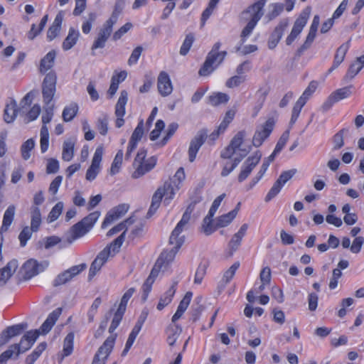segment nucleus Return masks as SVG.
Returning a JSON list of instances; mask_svg holds the SVG:
<instances>
[{"label": "nucleus", "mask_w": 364, "mask_h": 364, "mask_svg": "<svg viewBox=\"0 0 364 364\" xmlns=\"http://www.w3.org/2000/svg\"><path fill=\"white\" fill-rule=\"evenodd\" d=\"M245 133L239 132L230 141L228 146L221 153L223 159L232 160L223 164L221 176H228L238 165L240 161L249 153L250 146L245 140Z\"/></svg>", "instance_id": "obj_1"}, {"label": "nucleus", "mask_w": 364, "mask_h": 364, "mask_svg": "<svg viewBox=\"0 0 364 364\" xmlns=\"http://www.w3.org/2000/svg\"><path fill=\"white\" fill-rule=\"evenodd\" d=\"M61 313V308L55 309L48 316L46 320L41 325L39 330L28 331L23 336L18 344H14V346H18V348L16 349V355L18 356L21 353L26 352L30 349L41 333L46 334L48 333L58 319Z\"/></svg>", "instance_id": "obj_2"}, {"label": "nucleus", "mask_w": 364, "mask_h": 364, "mask_svg": "<svg viewBox=\"0 0 364 364\" xmlns=\"http://www.w3.org/2000/svg\"><path fill=\"white\" fill-rule=\"evenodd\" d=\"M57 75L54 71L46 74L42 82L43 101L46 105L42 114L43 126L50 123L54 114V105H50L56 92Z\"/></svg>", "instance_id": "obj_3"}, {"label": "nucleus", "mask_w": 364, "mask_h": 364, "mask_svg": "<svg viewBox=\"0 0 364 364\" xmlns=\"http://www.w3.org/2000/svg\"><path fill=\"white\" fill-rule=\"evenodd\" d=\"M265 4L266 0H258L242 13V19L247 22L241 33V41L242 43L246 41L258 21L262 17Z\"/></svg>", "instance_id": "obj_4"}, {"label": "nucleus", "mask_w": 364, "mask_h": 364, "mask_svg": "<svg viewBox=\"0 0 364 364\" xmlns=\"http://www.w3.org/2000/svg\"><path fill=\"white\" fill-rule=\"evenodd\" d=\"M124 242V235L119 236L109 246L104 248L92 262L90 271L89 278L92 279L101 269L102 267L106 263L109 257L114 256L120 249Z\"/></svg>", "instance_id": "obj_5"}, {"label": "nucleus", "mask_w": 364, "mask_h": 364, "mask_svg": "<svg viewBox=\"0 0 364 364\" xmlns=\"http://www.w3.org/2000/svg\"><path fill=\"white\" fill-rule=\"evenodd\" d=\"M178 190V185L173 184L170 182H166L163 186L159 187L152 197L148 215L151 216L156 211L162 198H164V203L168 205Z\"/></svg>", "instance_id": "obj_6"}, {"label": "nucleus", "mask_w": 364, "mask_h": 364, "mask_svg": "<svg viewBox=\"0 0 364 364\" xmlns=\"http://www.w3.org/2000/svg\"><path fill=\"white\" fill-rule=\"evenodd\" d=\"M191 214L186 211L181 220L178 223L171 232L169 238V242L173 247V248L178 250L185 241V236L182 232L188 228Z\"/></svg>", "instance_id": "obj_7"}, {"label": "nucleus", "mask_w": 364, "mask_h": 364, "mask_svg": "<svg viewBox=\"0 0 364 364\" xmlns=\"http://www.w3.org/2000/svg\"><path fill=\"white\" fill-rule=\"evenodd\" d=\"M310 9L306 8L301 11L299 17L296 19L291 30L290 33L287 37L285 42L287 46L291 45L294 41L299 36L304 28L306 26L309 16Z\"/></svg>", "instance_id": "obj_8"}, {"label": "nucleus", "mask_w": 364, "mask_h": 364, "mask_svg": "<svg viewBox=\"0 0 364 364\" xmlns=\"http://www.w3.org/2000/svg\"><path fill=\"white\" fill-rule=\"evenodd\" d=\"M104 154V148L102 146H99L95 149L94 153L92 163L90 167L87 168L85 178L89 181H94L99 173L101 171V162L102 159V156Z\"/></svg>", "instance_id": "obj_9"}, {"label": "nucleus", "mask_w": 364, "mask_h": 364, "mask_svg": "<svg viewBox=\"0 0 364 364\" xmlns=\"http://www.w3.org/2000/svg\"><path fill=\"white\" fill-rule=\"evenodd\" d=\"M115 337H108L95 353L92 364H105L106 360L112 351Z\"/></svg>", "instance_id": "obj_10"}, {"label": "nucleus", "mask_w": 364, "mask_h": 364, "mask_svg": "<svg viewBox=\"0 0 364 364\" xmlns=\"http://www.w3.org/2000/svg\"><path fill=\"white\" fill-rule=\"evenodd\" d=\"M48 265L49 262L48 261L38 262L36 259H31L25 262L23 266V277L26 279H31L43 272Z\"/></svg>", "instance_id": "obj_11"}, {"label": "nucleus", "mask_w": 364, "mask_h": 364, "mask_svg": "<svg viewBox=\"0 0 364 364\" xmlns=\"http://www.w3.org/2000/svg\"><path fill=\"white\" fill-rule=\"evenodd\" d=\"M262 154L256 151L252 156H249L241 166L238 176L239 182L244 181L251 173L256 165L259 162Z\"/></svg>", "instance_id": "obj_12"}, {"label": "nucleus", "mask_w": 364, "mask_h": 364, "mask_svg": "<svg viewBox=\"0 0 364 364\" xmlns=\"http://www.w3.org/2000/svg\"><path fill=\"white\" fill-rule=\"evenodd\" d=\"M274 122L272 119H268L264 124L257 128L252 139V143L255 146H259L269 136L273 130Z\"/></svg>", "instance_id": "obj_13"}, {"label": "nucleus", "mask_w": 364, "mask_h": 364, "mask_svg": "<svg viewBox=\"0 0 364 364\" xmlns=\"http://www.w3.org/2000/svg\"><path fill=\"white\" fill-rule=\"evenodd\" d=\"M116 23L110 20H107L100 29L97 38L95 39L92 49L102 48L105 46V43L110 36L114 25Z\"/></svg>", "instance_id": "obj_14"}, {"label": "nucleus", "mask_w": 364, "mask_h": 364, "mask_svg": "<svg viewBox=\"0 0 364 364\" xmlns=\"http://www.w3.org/2000/svg\"><path fill=\"white\" fill-rule=\"evenodd\" d=\"M178 251V250L172 248L170 250H165L161 252L153 269H156L158 272L167 271Z\"/></svg>", "instance_id": "obj_15"}, {"label": "nucleus", "mask_w": 364, "mask_h": 364, "mask_svg": "<svg viewBox=\"0 0 364 364\" xmlns=\"http://www.w3.org/2000/svg\"><path fill=\"white\" fill-rule=\"evenodd\" d=\"M86 267L85 264L75 265L65 270L63 273L58 275L54 280V285L59 286L65 284L71 280L75 276L82 272Z\"/></svg>", "instance_id": "obj_16"}, {"label": "nucleus", "mask_w": 364, "mask_h": 364, "mask_svg": "<svg viewBox=\"0 0 364 364\" xmlns=\"http://www.w3.org/2000/svg\"><path fill=\"white\" fill-rule=\"evenodd\" d=\"M128 210L129 205L127 204H120L113 208L107 214L102 224V228H106L108 225L122 218Z\"/></svg>", "instance_id": "obj_17"}, {"label": "nucleus", "mask_w": 364, "mask_h": 364, "mask_svg": "<svg viewBox=\"0 0 364 364\" xmlns=\"http://www.w3.org/2000/svg\"><path fill=\"white\" fill-rule=\"evenodd\" d=\"M16 212V208L14 205H9L4 212L1 230H0V260L3 259L1 254L2 245L4 242V236L1 231L6 232L8 230L11 223H13Z\"/></svg>", "instance_id": "obj_18"}, {"label": "nucleus", "mask_w": 364, "mask_h": 364, "mask_svg": "<svg viewBox=\"0 0 364 364\" xmlns=\"http://www.w3.org/2000/svg\"><path fill=\"white\" fill-rule=\"evenodd\" d=\"M157 87L163 97L170 95L173 92V85L169 75L166 72H161L158 77Z\"/></svg>", "instance_id": "obj_19"}, {"label": "nucleus", "mask_w": 364, "mask_h": 364, "mask_svg": "<svg viewBox=\"0 0 364 364\" xmlns=\"http://www.w3.org/2000/svg\"><path fill=\"white\" fill-rule=\"evenodd\" d=\"M157 159L155 156H151L146 159L145 161L134 166L135 171L132 173V177L138 178L146 173L150 171L156 164Z\"/></svg>", "instance_id": "obj_20"}, {"label": "nucleus", "mask_w": 364, "mask_h": 364, "mask_svg": "<svg viewBox=\"0 0 364 364\" xmlns=\"http://www.w3.org/2000/svg\"><path fill=\"white\" fill-rule=\"evenodd\" d=\"M287 26V20H284L282 21L275 28L268 40V48L269 49H274L277 46L278 43L282 37L284 30Z\"/></svg>", "instance_id": "obj_21"}, {"label": "nucleus", "mask_w": 364, "mask_h": 364, "mask_svg": "<svg viewBox=\"0 0 364 364\" xmlns=\"http://www.w3.org/2000/svg\"><path fill=\"white\" fill-rule=\"evenodd\" d=\"M18 266L17 260L12 259L8 262L4 267L0 269V287L6 284L13 274L16 272Z\"/></svg>", "instance_id": "obj_22"}, {"label": "nucleus", "mask_w": 364, "mask_h": 364, "mask_svg": "<svg viewBox=\"0 0 364 364\" xmlns=\"http://www.w3.org/2000/svg\"><path fill=\"white\" fill-rule=\"evenodd\" d=\"M177 284V281H173L168 289L161 295L156 306L159 311H161L171 302L176 291Z\"/></svg>", "instance_id": "obj_23"}, {"label": "nucleus", "mask_w": 364, "mask_h": 364, "mask_svg": "<svg viewBox=\"0 0 364 364\" xmlns=\"http://www.w3.org/2000/svg\"><path fill=\"white\" fill-rule=\"evenodd\" d=\"M220 43H216L207 56V59L210 60V62L213 63L215 68H217L223 61L227 55L226 51L220 52Z\"/></svg>", "instance_id": "obj_24"}, {"label": "nucleus", "mask_w": 364, "mask_h": 364, "mask_svg": "<svg viewBox=\"0 0 364 364\" xmlns=\"http://www.w3.org/2000/svg\"><path fill=\"white\" fill-rule=\"evenodd\" d=\"M75 138H68L63 141L62 159L65 161H70L74 156Z\"/></svg>", "instance_id": "obj_25"}, {"label": "nucleus", "mask_w": 364, "mask_h": 364, "mask_svg": "<svg viewBox=\"0 0 364 364\" xmlns=\"http://www.w3.org/2000/svg\"><path fill=\"white\" fill-rule=\"evenodd\" d=\"M247 229L248 225L245 223L240 227L239 230L233 235L228 244L229 248L231 250L235 251L238 249L241 245L242 238L247 233Z\"/></svg>", "instance_id": "obj_26"}, {"label": "nucleus", "mask_w": 364, "mask_h": 364, "mask_svg": "<svg viewBox=\"0 0 364 364\" xmlns=\"http://www.w3.org/2000/svg\"><path fill=\"white\" fill-rule=\"evenodd\" d=\"M80 36V31L74 28H70L68 34L62 44L64 50H70L77 42Z\"/></svg>", "instance_id": "obj_27"}, {"label": "nucleus", "mask_w": 364, "mask_h": 364, "mask_svg": "<svg viewBox=\"0 0 364 364\" xmlns=\"http://www.w3.org/2000/svg\"><path fill=\"white\" fill-rule=\"evenodd\" d=\"M55 57V51L50 50L41 59L39 66L41 73H46L53 67Z\"/></svg>", "instance_id": "obj_28"}, {"label": "nucleus", "mask_w": 364, "mask_h": 364, "mask_svg": "<svg viewBox=\"0 0 364 364\" xmlns=\"http://www.w3.org/2000/svg\"><path fill=\"white\" fill-rule=\"evenodd\" d=\"M74 333H69L63 341V353L60 355L59 362H62L65 357L69 356L72 354L74 347Z\"/></svg>", "instance_id": "obj_29"}, {"label": "nucleus", "mask_w": 364, "mask_h": 364, "mask_svg": "<svg viewBox=\"0 0 364 364\" xmlns=\"http://www.w3.org/2000/svg\"><path fill=\"white\" fill-rule=\"evenodd\" d=\"M88 232L87 228L83 226V224L80 221L70 228L67 235L71 238L70 242H75L77 239L83 237Z\"/></svg>", "instance_id": "obj_30"}, {"label": "nucleus", "mask_w": 364, "mask_h": 364, "mask_svg": "<svg viewBox=\"0 0 364 364\" xmlns=\"http://www.w3.org/2000/svg\"><path fill=\"white\" fill-rule=\"evenodd\" d=\"M17 115V104L15 101H11L6 105L4 114V120L6 123H12Z\"/></svg>", "instance_id": "obj_31"}, {"label": "nucleus", "mask_w": 364, "mask_h": 364, "mask_svg": "<svg viewBox=\"0 0 364 364\" xmlns=\"http://www.w3.org/2000/svg\"><path fill=\"white\" fill-rule=\"evenodd\" d=\"M239 267L240 262H236L233 263L229 269L224 272L219 284L221 288H225V287L231 281Z\"/></svg>", "instance_id": "obj_32"}, {"label": "nucleus", "mask_w": 364, "mask_h": 364, "mask_svg": "<svg viewBox=\"0 0 364 364\" xmlns=\"http://www.w3.org/2000/svg\"><path fill=\"white\" fill-rule=\"evenodd\" d=\"M41 213L40 208L37 206L31 208V230L37 232L41 224Z\"/></svg>", "instance_id": "obj_33"}, {"label": "nucleus", "mask_w": 364, "mask_h": 364, "mask_svg": "<svg viewBox=\"0 0 364 364\" xmlns=\"http://www.w3.org/2000/svg\"><path fill=\"white\" fill-rule=\"evenodd\" d=\"M203 142L204 140L202 136H196L191 141L188 149V157L191 162L195 160L196 154Z\"/></svg>", "instance_id": "obj_34"}, {"label": "nucleus", "mask_w": 364, "mask_h": 364, "mask_svg": "<svg viewBox=\"0 0 364 364\" xmlns=\"http://www.w3.org/2000/svg\"><path fill=\"white\" fill-rule=\"evenodd\" d=\"M159 272L156 271V269H152L149 277L144 282L142 286L143 295L142 299L146 301L149 294L150 293L152 287V284H154L155 279L157 277Z\"/></svg>", "instance_id": "obj_35"}, {"label": "nucleus", "mask_w": 364, "mask_h": 364, "mask_svg": "<svg viewBox=\"0 0 364 364\" xmlns=\"http://www.w3.org/2000/svg\"><path fill=\"white\" fill-rule=\"evenodd\" d=\"M128 100V93L125 90L120 92V96L115 106V115L124 117L125 114V106Z\"/></svg>", "instance_id": "obj_36"}, {"label": "nucleus", "mask_w": 364, "mask_h": 364, "mask_svg": "<svg viewBox=\"0 0 364 364\" xmlns=\"http://www.w3.org/2000/svg\"><path fill=\"white\" fill-rule=\"evenodd\" d=\"M78 109V105L75 102L65 106L62 113L63 121L65 122L72 121L77 115Z\"/></svg>", "instance_id": "obj_37"}, {"label": "nucleus", "mask_w": 364, "mask_h": 364, "mask_svg": "<svg viewBox=\"0 0 364 364\" xmlns=\"http://www.w3.org/2000/svg\"><path fill=\"white\" fill-rule=\"evenodd\" d=\"M229 96L223 92H214L208 97V103L212 106H218L228 102Z\"/></svg>", "instance_id": "obj_38"}, {"label": "nucleus", "mask_w": 364, "mask_h": 364, "mask_svg": "<svg viewBox=\"0 0 364 364\" xmlns=\"http://www.w3.org/2000/svg\"><path fill=\"white\" fill-rule=\"evenodd\" d=\"M182 331L181 328L178 325L170 326L167 330V343L170 346H173Z\"/></svg>", "instance_id": "obj_39"}, {"label": "nucleus", "mask_w": 364, "mask_h": 364, "mask_svg": "<svg viewBox=\"0 0 364 364\" xmlns=\"http://www.w3.org/2000/svg\"><path fill=\"white\" fill-rule=\"evenodd\" d=\"M36 146V141L31 138L26 140L21 146V156L24 160H28L31 156V152Z\"/></svg>", "instance_id": "obj_40"}, {"label": "nucleus", "mask_w": 364, "mask_h": 364, "mask_svg": "<svg viewBox=\"0 0 364 364\" xmlns=\"http://www.w3.org/2000/svg\"><path fill=\"white\" fill-rule=\"evenodd\" d=\"M350 48V42L347 41L337 49L336 53L334 56L333 63H336V65H340L341 63L344 60L345 56Z\"/></svg>", "instance_id": "obj_41"}, {"label": "nucleus", "mask_w": 364, "mask_h": 364, "mask_svg": "<svg viewBox=\"0 0 364 364\" xmlns=\"http://www.w3.org/2000/svg\"><path fill=\"white\" fill-rule=\"evenodd\" d=\"M123 151L122 149H119L117 152L114 158V160L111 164L109 171L111 175H115L119 172L123 161Z\"/></svg>", "instance_id": "obj_42"}, {"label": "nucleus", "mask_w": 364, "mask_h": 364, "mask_svg": "<svg viewBox=\"0 0 364 364\" xmlns=\"http://www.w3.org/2000/svg\"><path fill=\"white\" fill-rule=\"evenodd\" d=\"M269 166V161H264L257 175L251 180L247 186V190L252 189L263 177Z\"/></svg>", "instance_id": "obj_43"}, {"label": "nucleus", "mask_w": 364, "mask_h": 364, "mask_svg": "<svg viewBox=\"0 0 364 364\" xmlns=\"http://www.w3.org/2000/svg\"><path fill=\"white\" fill-rule=\"evenodd\" d=\"M235 212H229L216 218V228H225L228 226L235 218Z\"/></svg>", "instance_id": "obj_44"}, {"label": "nucleus", "mask_w": 364, "mask_h": 364, "mask_svg": "<svg viewBox=\"0 0 364 364\" xmlns=\"http://www.w3.org/2000/svg\"><path fill=\"white\" fill-rule=\"evenodd\" d=\"M134 222V220L132 218H129L127 219L123 223L118 224L117 225L114 226L111 230H109V232H107V236L114 235V234H117L122 230H123V232L119 236H121L122 235H124L128 226L133 224Z\"/></svg>", "instance_id": "obj_45"}, {"label": "nucleus", "mask_w": 364, "mask_h": 364, "mask_svg": "<svg viewBox=\"0 0 364 364\" xmlns=\"http://www.w3.org/2000/svg\"><path fill=\"white\" fill-rule=\"evenodd\" d=\"M49 146V132L46 126H42L40 132V146L42 153H45Z\"/></svg>", "instance_id": "obj_46"}, {"label": "nucleus", "mask_w": 364, "mask_h": 364, "mask_svg": "<svg viewBox=\"0 0 364 364\" xmlns=\"http://www.w3.org/2000/svg\"><path fill=\"white\" fill-rule=\"evenodd\" d=\"M100 216L99 211H95L84 218L80 222L90 231Z\"/></svg>", "instance_id": "obj_47"}, {"label": "nucleus", "mask_w": 364, "mask_h": 364, "mask_svg": "<svg viewBox=\"0 0 364 364\" xmlns=\"http://www.w3.org/2000/svg\"><path fill=\"white\" fill-rule=\"evenodd\" d=\"M318 86V82L317 81L313 80L310 82L308 87L305 89L299 99L306 103L307 101L312 97L313 94L316 92Z\"/></svg>", "instance_id": "obj_48"}, {"label": "nucleus", "mask_w": 364, "mask_h": 364, "mask_svg": "<svg viewBox=\"0 0 364 364\" xmlns=\"http://www.w3.org/2000/svg\"><path fill=\"white\" fill-rule=\"evenodd\" d=\"M47 346L46 343L43 342L38 345L33 352L27 357V364H33L41 355V353L46 350Z\"/></svg>", "instance_id": "obj_49"}, {"label": "nucleus", "mask_w": 364, "mask_h": 364, "mask_svg": "<svg viewBox=\"0 0 364 364\" xmlns=\"http://www.w3.org/2000/svg\"><path fill=\"white\" fill-rule=\"evenodd\" d=\"M108 117L106 114H102L99 117L96 122V128L100 134L105 136L108 132Z\"/></svg>", "instance_id": "obj_50"}, {"label": "nucleus", "mask_w": 364, "mask_h": 364, "mask_svg": "<svg viewBox=\"0 0 364 364\" xmlns=\"http://www.w3.org/2000/svg\"><path fill=\"white\" fill-rule=\"evenodd\" d=\"M64 205L63 202L57 203L54 207L50 211L47 220L48 223H53L55 221L59 216L61 215Z\"/></svg>", "instance_id": "obj_51"}, {"label": "nucleus", "mask_w": 364, "mask_h": 364, "mask_svg": "<svg viewBox=\"0 0 364 364\" xmlns=\"http://www.w3.org/2000/svg\"><path fill=\"white\" fill-rule=\"evenodd\" d=\"M195 37L193 33H188L186 35L183 44L180 48V54L181 55H186L190 50L192 45L194 42Z\"/></svg>", "instance_id": "obj_52"}, {"label": "nucleus", "mask_w": 364, "mask_h": 364, "mask_svg": "<svg viewBox=\"0 0 364 364\" xmlns=\"http://www.w3.org/2000/svg\"><path fill=\"white\" fill-rule=\"evenodd\" d=\"M332 96L337 102L348 98L351 95V90L350 87H345L336 90L331 93Z\"/></svg>", "instance_id": "obj_53"}, {"label": "nucleus", "mask_w": 364, "mask_h": 364, "mask_svg": "<svg viewBox=\"0 0 364 364\" xmlns=\"http://www.w3.org/2000/svg\"><path fill=\"white\" fill-rule=\"evenodd\" d=\"M124 312H125V311L121 310L120 309L117 308V311H115V313L114 314L111 325L109 328V333H113L116 330V328L118 327V326L119 325V323L122 319Z\"/></svg>", "instance_id": "obj_54"}, {"label": "nucleus", "mask_w": 364, "mask_h": 364, "mask_svg": "<svg viewBox=\"0 0 364 364\" xmlns=\"http://www.w3.org/2000/svg\"><path fill=\"white\" fill-rule=\"evenodd\" d=\"M284 5L279 3H274L269 5L267 16L272 20L278 16L283 11Z\"/></svg>", "instance_id": "obj_55"}, {"label": "nucleus", "mask_w": 364, "mask_h": 364, "mask_svg": "<svg viewBox=\"0 0 364 364\" xmlns=\"http://www.w3.org/2000/svg\"><path fill=\"white\" fill-rule=\"evenodd\" d=\"M27 325L26 323H18L16 325H14L6 328L5 330L6 331L7 335L10 336V338H13L14 336L20 335L23 331L26 328Z\"/></svg>", "instance_id": "obj_56"}, {"label": "nucleus", "mask_w": 364, "mask_h": 364, "mask_svg": "<svg viewBox=\"0 0 364 364\" xmlns=\"http://www.w3.org/2000/svg\"><path fill=\"white\" fill-rule=\"evenodd\" d=\"M143 135H144V122H143V120H141L139 122L137 127L134 130L129 141L138 144V142L141 139Z\"/></svg>", "instance_id": "obj_57"}, {"label": "nucleus", "mask_w": 364, "mask_h": 364, "mask_svg": "<svg viewBox=\"0 0 364 364\" xmlns=\"http://www.w3.org/2000/svg\"><path fill=\"white\" fill-rule=\"evenodd\" d=\"M306 105V102L302 101L300 99H298V100L296 102L295 105H294V107L292 109L291 112V123L294 124L297 120L300 112L303 108V107Z\"/></svg>", "instance_id": "obj_58"}, {"label": "nucleus", "mask_w": 364, "mask_h": 364, "mask_svg": "<svg viewBox=\"0 0 364 364\" xmlns=\"http://www.w3.org/2000/svg\"><path fill=\"white\" fill-rule=\"evenodd\" d=\"M124 7V1L123 0H117L114 10L109 20L117 23L118 17Z\"/></svg>", "instance_id": "obj_59"}, {"label": "nucleus", "mask_w": 364, "mask_h": 364, "mask_svg": "<svg viewBox=\"0 0 364 364\" xmlns=\"http://www.w3.org/2000/svg\"><path fill=\"white\" fill-rule=\"evenodd\" d=\"M207 264L206 263H200L199 266L198 267L196 274H195V278H194V283L200 284L207 270Z\"/></svg>", "instance_id": "obj_60"}, {"label": "nucleus", "mask_w": 364, "mask_h": 364, "mask_svg": "<svg viewBox=\"0 0 364 364\" xmlns=\"http://www.w3.org/2000/svg\"><path fill=\"white\" fill-rule=\"evenodd\" d=\"M296 172L297 171L295 168L283 171L279 176L277 181L279 182V184L284 186L286 183H287L296 173Z\"/></svg>", "instance_id": "obj_61"}, {"label": "nucleus", "mask_w": 364, "mask_h": 364, "mask_svg": "<svg viewBox=\"0 0 364 364\" xmlns=\"http://www.w3.org/2000/svg\"><path fill=\"white\" fill-rule=\"evenodd\" d=\"M282 188L283 186L279 184V182L276 181L265 196V201L269 202L276 197L280 193Z\"/></svg>", "instance_id": "obj_62"}, {"label": "nucleus", "mask_w": 364, "mask_h": 364, "mask_svg": "<svg viewBox=\"0 0 364 364\" xmlns=\"http://www.w3.org/2000/svg\"><path fill=\"white\" fill-rule=\"evenodd\" d=\"M33 232V231L31 230V228L28 226L23 228L18 235V239L22 247H24L26 245L27 241L31 237Z\"/></svg>", "instance_id": "obj_63"}, {"label": "nucleus", "mask_w": 364, "mask_h": 364, "mask_svg": "<svg viewBox=\"0 0 364 364\" xmlns=\"http://www.w3.org/2000/svg\"><path fill=\"white\" fill-rule=\"evenodd\" d=\"M216 225L214 226L213 225V218H210V217H205L204 219H203V230L204 232V233L206 235H211L213 232H215V229H216Z\"/></svg>", "instance_id": "obj_64"}]
</instances>
